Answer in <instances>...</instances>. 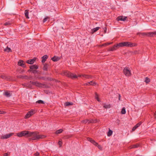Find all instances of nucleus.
Wrapping results in <instances>:
<instances>
[{"label":"nucleus","mask_w":156,"mask_h":156,"mask_svg":"<svg viewBox=\"0 0 156 156\" xmlns=\"http://www.w3.org/2000/svg\"><path fill=\"white\" fill-rule=\"evenodd\" d=\"M29 136L32 137V139L34 140L43 138L45 137L44 135H39L38 133L35 132H30V134H29Z\"/></svg>","instance_id":"obj_1"},{"label":"nucleus","mask_w":156,"mask_h":156,"mask_svg":"<svg viewBox=\"0 0 156 156\" xmlns=\"http://www.w3.org/2000/svg\"><path fill=\"white\" fill-rule=\"evenodd\" d=\"M62 75L70 77L72 79L77 78L78 76L80 77L82 76V74L79 75L78 76H77L75 74L69 72L67 71H63L62 73Z\"/></svg>","instance_id":"obj_2"},{"label":"nucleus","mask_w":156,"mask_h":156,"mask_svg":"<svg viewBox=\"0 0 156 156\" xmlns=\"http://www.w3.org/2000/svg\"><path fill=\"white\" fill-rule=\"evenodd\" d=\"M119 47H123L124 46L132 47L136 46V43H133L129 42H122L119 43Z\"/></svg>","instance_id":"obj_3"},{"label":"nucleus","mask_w":156,"mask_h":156,"mask_svg":"<svg viewBox=\"0 0 156 156\" xmlns=\"http://www.w3.org/2000/svg\"><path fill=\"white\" fill-rule=\"evenodd\" d=\"M30 132L28 131H24L18 133H17V136L19 137H21L23 136H27V137L29 136V134H30Z\"/></svg>","instance_id":"obj_4"},{"label":"nucleus","mask_w":156,"mask_h":156,"mask_svg":"<svg viewBox=\"0 0 156 156\" xmlns=\"http://www.w3.org/2000/svg\"><path fill=\"white\" fill-rule=\"evenodd\" d=\"M123 72L124 74L127 76H129L131 75V71L128 68H125L123 70Z\"/></svg>","instance_id":"obj_5"},{"label":"nucleus","mask_w":156,"mask_h":156,"mask_svg":"<svg viewBox=\"0 0 156 156\" xmlns=\"http://www.w3.org/2000/svg\"><path fill=\"white\" fill-rule=\"evenodd\" d=\"M13 134V133H10L9 134H6L5 135H3L2 136H1L0 138L1 139H7L12 136Z\"/></svg>","instance_id":"obj_6"},{"label":"nucleus","mask_w":156,"mask_h":156,"mask_svg":"<svg viewBox=\"0 0 156 156\" xmlns=\"http://www.w3.org/2000/svg\"><path fill=\"white\" fill-rule=\"evenodd\" d=\"M34 113V111L33 110H30V111L28 112L27 114L26 115L25 118L26 119L28 118L33 115Z\"/></svg>","instance_id":"obj_7"},{"label":"nucleus","mask_w":156,"mask_h":156,"mask_svg":"<svg viewBox=\"0 0 156 156\" xmlns=\"http://www.w3.org/2000/svg\"><path fill=\"white\" fill-rule=\"evenodd\" d=\"M119 47H119V44H117L115 45H114L112 47L110 48L109 49V51H112L116 50Z\"/></svg>","instance_id":"obj_8"},{"label":"nucleus","mask_w":156,"mask_h":156,"mask_svg":"<svg viewBox=\"0 0 156 156\" xmlns=\"http://www.w3.org/2000/svg\"><path fill=\"white\" fill-rule=\"evenodd\" d=\"M127 17H124L122 16H120L118 17L117 19L116 20L118 21H125Z\"/></svg>","instance_id":"obj_9"},{"label":"nucleus","mask_w":156,"mask_h":156,"mask_svg":"<svg viewBox=\"0 0 156 156\" xmlns=\"http://www.w3.org/2000/svg\"><path fill=\"white\" fill-rule=\"evenodd\" d=\"M87 140L88 141L91 142L95 146H97L98 145V143L96 142L94 140H92L91 138L88 137L87 138Z\"/></svg>","instance_id":"obj_10"},{"label":"nucleus","mask_w":156,"mask_h":156,"mask_svg":"<svg viewBox=\"0 0 156 156\" xmlns=\"http://www.w3.org/2000/svg\"><path fill=\"white\" fill-rule=\"evenodd\" d=\"M96 84V83L95 82L93 81H91L90 82L84 83V85L85 86L94 85Z\"/></svg>","instance_id":"obj_11"},{"label":"nucleus","mask_w":156,"mask_h":156,"mask_svg":"<svg viewBox=\"0 0 156 156\" xmlns=\"http://www.w3.org/2000/svg\"><path fill=\"white\" fill-rule=\"evenodd\" d=\"M18 64L19 66H21L23 67L24 68L25 66L24 64L23 63V61L22 60H20L18 62Z\"/></svg>","instance_id":"obj_12"},{"label":"nucleus","mask_w":156,"mask_h":156,"mask_svg":"<svg viewBox=\"0 0 156 156\" xmlns=\"http://www.w3.org/2000/svg\"><path fill=\"white\" fill-rule=\"evenodd\" d=\"M154 34H156V31L147 33V36L152 37Z\"/></svg>","instance_id":"obj_13"},{"label":"nucleus","mask_w":156,"mask_h":156,"mask_svg":"<svg viewBox=\"0 0 156 156\" xmlns=\"http://www.w3.org/2000/svg\"><path fill=\"white\" fill-rule=\"evenodd\" d=\"M48 56L47 55H44L42 58V62L44 63L45 62L47 59L48 58Z\"/></svg>","instance_id":"obj_14"},{"label":"nucleus","mask_w":156,"mask_h":156,"mask_svg":"<svg viewBox=\"0 0 156 156\" xmlns=\"http://www.w3.org/2000/svg\"><path fill=\"white\" fill-rule=\"evenodd\" d=\"M32 83L34 85L38 87H40L41 86V83L37 82H33Z\"/></svg>","instance_id":"obj_15"},{"label":"nucleus","mask_w":156,"mask_h":156,"mask_svg":"<svg viewBox=\"0 0 156 156\" xmlns=\"http://www.w3.org/2000/svg\"><path fill=\"white\" fill-rule=\"evenodd\" d=\"M35 60L34 59H32L27 61L26 62L29 64H32L34 63Z\"/></svg>","instance_id":"obj_16"},{"label":"nucleus","mask_w":156,"mask_h":156,"mask_svg":"<svg viewBox=\"0 0 156 156\" xmlns=\"http://www.w3.org/2000/svg\"><path fill=\"white\" fill-rule=\"evenodd\" d=\"M29 10H26L25 11V16L27 19H29Z\"/></svg>","instance_id":"obj_17"},{"label":"nucleus","mask_w":156,"mask_h":156,"mask_svg":"<svg viewBox=\"0 0 156 156\" xmlns=\"http://www.w3.org/2000/svg\"><path fill=\"white\" fill-rule=\"evenodd\" d=\"M38 68L37 66L36 65H33L30 66V69L32 70L37 69Z\"/></svg>","instance_id":"obj_18"},{"label":"nucleus","mask_w":156,"mask_h":156,"mask_svg":"<svg viewBox=\"0 0 156 156\" xmlns=\"http://www.w3.org/2000/svg\"><path fill=\"white\" fill-rule=\"evenodd\" d=\"M51 59L54 62L58 61L59 59V58L58 57L54 56L51 58Z\"/></svg>","instance_id":"obj_19"},{"label":"nucleus","mask_w":156,"mask_h":156,"mask_svg":"<svg viewBox=\"0 0 156 156\" xmlns=\"http://www.w3.org/2000/svg\"><path fill=\"white\" fill-rule=\"evenodd\" d=\"M100 28V27H97L95 28H93V29L92 30V31L93 33H94V32H96L97 30H98Z\"/></svg>","instance_id":"obj_20"},{"label":"nucleus","mask_w":156,"mask_h":156,"mask_svg":"<svg viewBox=\"0 0 156 156\" xmlns=\"http://www.w3.org/2000/svg\"><path fill=\"white\" fill-rule=\"evenodd\" d=\"M95 98L96 99H97V100L99 102L100 101V100L99 98V95L98 94L95 93Z\"/></svg>","instance_id":"obj_21"},{"label":"nucleus","mask_w":156,"mask_h":156,"mask_svg":"<svg viewBox=\"0 0 156 156\" xmlns=\"http://www.w3.org/2000/svg\"><path fill=\"white\" fill-rule=\"evenodd\" d=\"M139 146V145L138 144H134V145H132L130 147V149H132V148H137Z\"/></svg>","instance_id":"obj_22"},{"label":"nucleus","mask_w":156,"mask_h":156,"mask_svg":"<svg viewBox=\"0 0 156 156\" xmlns=\"http://www.w3.org/2000/svg\"><path fill=\"white\" fill-rule=\"evenodd\" d=\"M137 35H141L142 36H147V33H138Z\"/></svg>","instance_id":"obj_23"},{"label":"nucleus","mask_w":156,"mask_h":156,"mask_svg":"<svg viewBox=\"0 0 156 156\" xmlns=\"http://www.w3.org/2000/svg\"><path fill=\"white\" fill-rule=\"evenodd\" d=\"M82 76L86 78H90V76L89 75L86 74H82Z\"/></svg>","instance_id":"obj_24"},{"label":"nucleus","mask_w":156,"mask_h":156,"mask_svg":"<svg viewBox=\"0 0 156 156\" xmlns=\"http://www.w3.org/2000/svg\"><path fill=\"white\" fill-rule=\"evenodd\" d=\"M112 131L109 129L108 132V136H110L112 134Z\"/></svg>","instance_id":"obj_25"},{"label":"nucleus","mask_w":156,"mask_h":156,"mask_svg":"<svg viewBox=\"0 0 156 156\" xmlns=\"http://www.w3.org/2000/svg\"><path fill=\"white\" fill-rule=\"evenodd\" d=\"M121 112V114H124L126 113V111L125 107H123V108H122V109Z\"/></svg>","instance_id":"obj_26"},{"label":"nucleus","mask_w":156,"mask_h":156,"mask_svg":"<svg viewBox=\"0 0 156 156\" xmlns=\"http://www.w3.org/2000/svg\"><path fill=\"white\" fill-rule=\"evenodd\" d=\"M4 51L7 52H9L11 51L10 48L7 47L4 49Z\"/></svg>","instance_id":"obj_27"},{"label":"nucleus","mask_w":156,"mask_h":156,"mask_svg":"<svg viewBox=\"0 0 156 156\" xmlns=\"http://www.w3.org/2000/svg\"><path fill=\"white\" fill-rule=\"evenodd\" d=\"M63 131V129H60L56 131V134H59L60 133H62Z\"/></svg>","instance_id":"obj_28"},{"label":"nucleus","mask_w":156,"mask_h":156,"mask_svg":"<svg viewBox=\"0 0 156 156\" xmlns=\"http://www.w3.org/2000/svg\"><path fill=\"white\" fill-rule=\"evenodd\" d=\"M4 94L7 97H9L11 96L10 93L8 92H5V93Z\"/></svg>","instance_id":"obj_29"},{"label":"nucleus","mask_w":156,"mask_h":156,"mask_svg":"<svg viewBox=\"0 0 156 156\" xmlns=\"http://www.w3.org/2000/svg\"><path fill=\"white\" fill-rule=\"evenodd\" d=\"M96 122V120H94L92 119H90L89 120V122H88V123H95Z\"/></svg>","instance_id":"obj_30"},{"label":"nucleus","mask_w":156,"mask_h":156,"mask_svg":"<svg viewBox=\"0 0 156 156\" xmlns=\"http://www.w3.org/2000/svg\"><path fill=\"white\" fill-rule=\"evenodd\" d=\"M144 81L146 83H148L150 82V79L149 78H148L147 77H146Z\"/></svg>","instance_id":"obj_31"},{"label":"nucleus","mask_w":156,"mask_h":156,"mask_svg":"<svg viewBox=\"0 0 156 156\" xmlns=\"http://www.w3.org/2000/svg\"><path fill=\"white\" fill-rule=\"evenodd\" d=\"M73 104L72 103H70L69 102H67L65 103V105L66 106H69L70 105H72Z\"/></svg>","instance_id":"obj_32"},{"label":"nucleus","mask_w":156,"mask_h":156,"mask_svg":"<svg viewBox=\"0 0 156 156\" xmlns=\"http://www.w3.org/2000/svg\"><path fill=\"white\" fill-rule=\"evenodd\" d=\"M48 68L47 65L46 64H44V65L43 69L45 70H46Z\"/></svg>","instance_id":"obj_33"},{"label":"nucleus","mask_w":156,"mask_h":156,"mask_svg":"<svg viewBox=\"0 0 156 156\" xmlns=\"http://www.w3.org/2000/svg\"><path fill=\"white\" fill-rule=\"evenodd\" d=\"M36 103L39 104H44V101L41 100H40L37 101L36 102Z\"/></svg>","instance_id":"obj_34"},{"label":"nucleus","mask_w":156,"mask_h":156,"mask_svg":"<svg viewBox=\"0 0 156 156\" xmlns=\"http://www.w3.org/2000/svg\"><path fill=\"white\" fill-rule=\"evenodd\" d=\"M50 19V18L48 17H45L44 20H43V22L44 23L45 22H46L47 20L48 19Z\"/></svg>","instance_id":"obj_35"},{"label":"nucleus","mask_w":156,"mask_h":156,"mask_svg":"<svg viewBox=\"0 0 156 156\" xmlns=\"http://www.w3.org/2000/svg\"><path fill=\"white\" fill-rule=\"evenodd\" d=\"M142 122H139L137 123L135 126L136 127H137V128L139 127L141 124Z\"/></svg>","instance_id":"obj_36"},{"label":"nucleus","mask_w":156,"mask_h":156,"mask_svg":"<svg viewBox=\"0 0 156 156\" xmlns=\"http://www.w3.org/2000/svg\"><path fill=\"white\" fill-rule=\"evenodd\" d=\"M58 144L60 146V147H61L62 146V142L61 141H59L58 142Z\"/></svg>","instance_id":"obj_37"},{"label":"nucleus","mask_w":156,"mask_h":156,"mask_svg":"<svg viewBox=\"0 0 156 156\" xmlns=\"http://www.w3.org/2000/svg\"><path fill=\"white\" fill-rule=\"evenodd\" d=\"M137 128V127L135 126H134L132 129V130L133 131H134Z\"/></svg>","instance_id":"obj_38"},{"label":"nucleus","mask_w":156,"mask_h":156,"mask_svg":"<svg viewBox=\"0 0 156 156\" xmlns=\"http://www.w3.org/2000/svg\"><path fill=\"white\" fill-rule=\"evenodd\" d=\"M89 122V120L88 119H86L83 121V122L85 123H88V122Z\"/></svg>","instance_id":"obj_39"},{"label":"nucleus","mask_w":156,"mask_h":156,"mask_svg":"<svg viewBox=\"0 0 156 156\" xmlns=\"http://www.w3.org/2000/svg\"><path fill=\"white\" fill-rule=\"evenodd\" d=\"M34 155L36 156H39V153L38 152H36L34 154Z\"/></svg>","instance_id":"obj_40"},{"label":"nucleus","mask_w":156,"mask_h":156,"mask_svg":"<svg viewBox=\"0 0 156 156\" xmlns=\"http://www.w3.org/2000/svg\"><path fill=\"white\" fill-rule=\"evenodd\" d=\"M97 146L98 147V148L99 149H100V150L101 149H102L100 145H98H98H97Z\"/></svg>","instance_id":"obj_41"},{"label":"nucleus","mask_w":156,"mask_h":156,"mask_svg":"<svg viewBox=\"0 0 156 156\" xmlns=\"http://www.w3.org/2000/svg\"><path fill=\"white\" fill-rule=\"evenodd\" d=\"M4 25L5 26H6L7 25H10V23L9 22H6L4 23Z\"/></svg>","instance_id":"obj_42"},{"label":"nucleus","mask_w":156,"mask_h":156,"mask_svg":"<svg viewBox=\"0 0 156 156\" xmlns=\"http://www.w3.org/2000/svg\"><path fill=\"white\" fill-rule=\"evenodd\" d=\"M1 77L2 78H3V79H5V78L6 77L4 75H1Z\"/></svg>","instance_id":"obj_43"},{"label":"nucleus","mask_w":156,"mask_h":156,"mask_svg":"<svg viewBox=\"0 0 156 156\" xmlns=\"http://www.w3.org/2000/svg\"><path fill=\"white\" fill-rule=\"evenodd\" d=\"M112 107V105L110 104L108 105V108H110Z\"/></svg>","instance_id":"obj_44"},{"label":"nucleus","mask_w":156,"mask_h":156,"mask_svg":"<svg viewBox=\"0 0 156 156\" xmlns=\"http://www.w3.org/2000/svg\"><path fill=\"white\" fill-rule=\"evenodd\" d=\"M8 155V154L7 153H5L4 154V156H7Z\"/></svg>","instance_id":"obj_45"},{"label":"nucleus","mask_w":156,"mask_h":156,"mask_svg":"<svg viewBox=\"0 0 156 156\" xmlns=\"http://www.w3.org/2000/svg\"><path fill=\"white\" fill-rule=\"evenodd\" d=\"M121 95L120 94H119V100H120Z\"/></svg>","instance_id":"obj_46"},{"label":"nucleus","mask_w":156,"mask_h":156,"mask_svg":"<svg viewBox=\"0 0 156 156\" xmlns=\"http://www.w3.org/2000/svg\"><path fill=\"white\" fill-rule=\"evenodd\" d=\"M4 113V112H2V111H0V114H3V113Z\"/></svg>","instance_id":"obj_47"},{"label":"nucleus","mask_w":156,"mask_h":156,"mask_svg":"<svg viewBox=\"0 0 156 156\" xmlns=\"http://www.w3.org/2000/svg\"><path fill=\"white\" fill-rule=\"evenodd\" d=\"M32 71H33V72L34 73H35V72H37V71H36V70H33Z\"/></svg>","instance_id":"obj_48"},{"label":"nucleus","mask_w":156,"mask_h":156,"mask_svg":"<svg viewBox=\"0 0 156 156\" xmlns=\"http://www.w3.org/2000/svg\"><path fill=\"white\" fill-rule=\"evenodd\" d=\"M134 53L135 54H136L137 53V51H134Z\"/></svg>","instance_id":"obj_49"},{"label":"nucleus","mask_w":156,"mask_h":156,"mask_svg":"<svg viewBox=\"0 0 156 156\" xmlns=\"http://www.w3.org/2000/svg\"><path fill=\"white\" fill-rule=\"evenodd\" d=\"M112 44V43H108V45L110 44Z\"/></svg>","instance_id":"obj_50"},{"label":"nucleus","mask_w":156,"mask_h":156,"mask_svg":"<svg viewBox=\"0 0 156 156\" xmlns=\"http://www.w3.org/2000/svg\"><path fill=\"white\" fill-rule=\"evenodd\" d=\"M104 107H105V108H107V106H105H105H104Z\"/></svg>","instance_id":"obj_51"},{"label":"nucleus","mask_w":156,"mask_h":156,"mask_svg":"<svg viewBox=\"0 0 156 156\" xmlns=\"http://www.w3.org/2000/svg\"><path fill=\"white\" fill-rule=\"evenodd\" d=\"M105 32L106 33V30H105Z\"/></svg>","instance_id":"obj_52"},{"label":"nucleus","mask_w":156,"mask_h":156,"mask_svg":"<svg viewBox=\"0 0 156 156\" xmlns=\"http://www.w3.org/2000/svg\"><path fill=\"white\" fill-rule=\"evenodd\" d=\"M155 115H156V112H155Z\"/></svg>","instance_id":"obj_53"}]
</instances>
